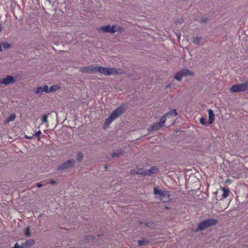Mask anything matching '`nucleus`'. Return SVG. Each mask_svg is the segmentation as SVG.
Here are the masks:
<instances>
[{"instance_id":"1","label":"nucleus","mask_w":248,"mask_h":248,"mask_svg":"<svg viewBox=\"0 0 248 248\" xmlns=\"http://www.w3.org/2000/svg\"><path fill=\"white\" fill-rule=\"evenodd\" d=\"M177 114L175 109H172L170 112L166 113L164 116L161 119L160 122L154 124L152 126L149 128V131L156 130L164 126L166 120L167 118L174 117Z\"/></svg>"},{"instance_id":"2","label":"nucleus","mask_w":248,"mask_h":248,"mask_svg":"<svg viewBox=\"0 0 248 248\" xmlns=\"http://www.w3.org/2000/svg\"><path fill=\"white\" fill-rule=\"evenodd\" d=\"M98 72L105 76H108L112 75H119L122 73L123 71L121 69L99 66Z\"/></svg>"},{"instance_id":"3","label":"nucleus","mask_w":248,"mask_h":248,"mask_svg":"<svg viewBox=\"0 0 248 248\" xmlns=\"http://www.w3.org/2000/svg\"><path fill=\"white\" fill-rule=\"evenodd\" d=\"M124 112L123 107H119L114 110L108 118L105 123L104 126H108L112 121H113L117 117L120 115Z\"/></svg>"},{"instance_id":"4","label":"nucleus","mask_w":248,"mask_h":248,"mask_svg":"<svg viewBox=\"0 0 248 248\" xmlns=\"http://www.w3.org/2000/svg\"><path fill=\"white\" fill-rule=\"evenodd\" d=\"M154 194L164 202H166L169 199L170 194L168 191L163 190L155 187Z\"/></svg>"},{"instance_id":"5","label":"nucleus","mask_w":248,"mask_h":248,"mask_svg":"<svg viewBox=\"0 0 248 248\" xmlns=\"http://www.w3.org/2000/svg\"><path fill=\"white\" fill-rule=\"evenodd\" d=\"M217 223V220L216 219L212 218L207 219L199 224L197 230H203L207 227L216 224Z\"/></svg>"},{"instance_id":"6","label":"nucleus","mask_w":248,"mask_h":248,"mask_svg":"<svg viewBox=\"0 0 248 248\" xmlns=\"http://www.w3.org/2000/svg\"><path fill=\"white\" fill-rule=\"evenodd\" d=\"M248 88V82L243 84H236L233 85L231 88L232 92L237 93L239 92L245 91Z\"/></svg>"},{"instance_id":"7","label":"nucleus","mask_w":248,"mask_h":248,"mask_svg":"<svg viewBox=\"0 0 248 248\" xmlns=\"http://www.w3.org/2000/svg\"><path fill=\"white\" fill-rule=\"evenodd\" d=\"M193 73L191 71H190L187 69H183L180 72L176 73L174 78L176 80L180 81L183 77H186L187 76H193Z\"/></svg>"},{"instance_id":"8","label":"nucleus","mask_w":248,"mask_h":248,"mask_svg":"<svg viewBox=\"0 0 248 248\" xmlns=\"http://www.w3.org/2000/svg\"><path fill=\"white\" fill-rule=\"evenodd\" d=\"M16 81L15 78L12 76H7L6 77L0 78V86H5L14 83Z\"/></svg>"},{"instance_id":"9","label":"nucleus","mask_w":248,"mask_h":248,"mask_svg":"<svg viewBox=\"0 0 248 248\" xmlns=\"http://www.w3.org/2000/svg\"><path fill=\"white\" fill-rule=\"evenodd\" d=\"M98 67L97 66L90 65L81 68L80 71L83 73H96L98 72Z\"/></svg>"},{"instance_id":"10","label":"nucleus","mask_w":248,"mask_h":248,"mask_svg":"<svg viewBox=\"0 0 248 248\" xmlns=\"http://www.w3.org/2000/svg\"><path fill=\"white\" fill-rule=\"evenodd\" d=\"M119 28V27L116 25H113L112 26L107 25L105 27H102L100 29L104 32L114 33L118 31Z\"/></svg>"},{"instance_id":"11","label":"nucleus","mask_w":248,"mask_h":248,"mask_svg":"<svg viewBox=\"0 0 248 248\" xmlns=\"http://www.w3.org/2000/svg\"><path fill=\"white\" fill-rule=\"evenodd\" d=\"M75 161L74 159H71L64 163L62 164L61 166H59V169L60 170H64L66 169H68L75 165Z\"/></svg>"},{"instance_id":"12","label":"nucleus","mask_w":248,"mask_h":248,"mask_svg":"<svg viewBox=\"0 0 248 248\" xmlns=\"http://www.w3.org/2000/svg\"><path fill=\"white\" fill-rule=\"evenodd\" d=\"M158 171V169L155 167H152L149 170H143V172H139L141 175H151L156 173Z\"/></svg>"},{"instance_id":"13","label":"nucleus","mask_w":248,"mask_h":248,"mask_svg":"<svg viewBox=\"0 0 248 248\" xmlns=\"http://www.w3.org/2000/svg\"><path fill=\"white\" fill-rule=\"evenodd\" d=\"M208 115H209L208 123L209 124H211L213 122V121L214 120L215 115L214 114L213 110L211 109H209L208 110Z\"/></svg>"},{"instance_id":"14","label":"nucleus","mask_w":248,"mask_h":248,"mask_svg":"<svg viewBox=\"0 0 248 248\" xmlns=\"http://www.w3.org/2000/svg\"><path fill=\"white\" fill-rule=\"evenodd\" d=\"M34 243V240L32 239L27 241L24 244H23L21 248H25L27 247L31 246Z\"/></svg>"},{"instance_id":"15","label":"nucleus","mask_w":248,"mask_h":248,"mask_svg":"<svg viewBox=\"0 0 248 248\" xmlns=\"http://www.w3.org/2000/svg\"><path fill=\"white\" fill-rule=\"evenodd\" d=\"M16 118V115L15 114H12L9 116L7 117L5 120L6 123H9L11 121H13Z\"/></svg>"},{"instance_id":"16","label":"nucleus","mask_w":248,"mask_h":248,"mask_svg":"<svg viewBox=\"0 0 248 248\" xmlns=\"http://www.w3.org/2000/svg\"><path fill=\"white\" fill-rule=\"evenodd\" d=\"M60 88V86L58 85H52L50 88H49V92H52L58 90Z\"/></svg>"},{"instance_id":"17","label":"nucleus","mask_w":248,"mask_h":248,"mask_svg":"<svg viewBox=\"0 0 248 248\" xmlns=\"http://www.w3.org/2000/svg\"><path fill=\"white\" fill-rule=\"evenodd\" d=\"M221 190L223 192V193L222 194L223 198H226L227 197H228V196L229 195V193L228 189H226L225 187H223V188H222Z\"/></svg>"},{"instance_id":"18","label":"nucleus","mask_w":248,"mask_h":248,"mask_svg":"<svg viewBox=\"0 0 248 248\" xmlns=\"http://www.w3.org/2000/svg\"><path fill=\"white\" fill-rule=\"evenodd\" d=\"M42 122L43 123H46L47 122V115H43L41 118Z\"/></svg>"},{"instance_id":"19","label":"nucleus","mask_w":248,"mask_h":248,"mask_svg":"<svg viewBox=\"0 0 248 248\" xmlns=\"http://www.w3.org/2000/svg\"><path fill=\"white\" fill-rule=\"evenodd\" d=\"M43 92L42 87H38L35 90V93L37 94H41Z\"/></svg>"},{"instance_id":"20","label":"nucleus","mask_w":248,"mask_h":248,"mask_svg":"<svg viewBox=\"0 0 248 248\" xmlns=\"http://www.w3.org/2000/svg\"><path fill=\"white\" fill-rule=\"evenodd\" d=\"M200 39H201L200 37H195L193 40V43H194L195 44H199L200 43Z\"/></svg>"},{"instance_id":"21","label":"nucleus","mask_w":248,"mask_h":248,"mask_svg":"<svg viewBox=\"0 0 248 248\" xmlns=\"http://www.w3.org/2000/svg\"><path fill=\"white\" fill-rule=\"evenodd\" d=\"M139 172H143V170H139L138 171H137L136 170H132L131 171V173L132 174H140V173H138Z\"/></svg>"},{"instance_id":"22","label":"nucleus","mask_w":248,"mask_h":248,"mask_svg":"<svg viewBox=\"0 0 248 248\" xmlns=\"http://www.w3.org/2000/svg\"><path fill=\"white\" fill-rule=\"evenodd\" d=\"M42 88H43V92H46V93H49V89L47 85H44L43 87H42Z\"/></svg>"},{"instance_id":"23","label":"nucleus","mask_w":248,"mask_h":248,"mask_svg":"<svg viewBox=\"0 0 248 248\" xmlns=\"http://www.w3.org/2000/svg\"><path fill=\"white\" fill-rule=\"evenodd\" d=\"M25 234L26 236H29L30 235V228L29 227H27L25 230Z\"/></svg>"},{"instance_id":"24","label":"nucleus","mask_w":248,"mask_h":248,"mask_svg":"<svg viewBox=\"0 0 248 248\" xmlns=\"http://www.w3.org/2000/svg\"><path fill=\"white\" fill-rule=\"evenodd\" d=\"M83 158V155L82 153H79L77 155V159L79 160V161H80Z\"/></svg>"},{"instance_id":"25","label":"nucleus","mask_w":248,"mask_h":248,"mask_svg":"<svg viewBox=\"0 0 248 248\" xmlns=\"http://www.w3.org/2000/svg\"><path fill=\"white\" fill-rule=\"evenodd\" d=\"M146 242H147L145 240H141L139 241L138 244L139 246H142L144 245L145 243H146Z\"/></svg>"},{"instance_id":"26","label":"nucleus","mask_w":248,"mask_h":248,"mask_svg":"<svg viewBox=\"0 0 248 248\" xmlns=\"http://www.w3.org/2000/svg\"><path fill=\"white\" fill-rule=\"evenodd\" d=\"M3 47L5 48H8L10 47V45L8 43H5L3 44Z\"/></svg>"},{"instance_id":"27","label":"nucleus","mask_w":248,"mask_h":248,"mask_svg":"<svg viewBox=\"0 0 248 248\" xmlns=\"http://www.w3.org/2000/svg\"><path fill=\"white\" fill-rule=\"evenodd\" d=\"M200 123L202 124H205V120L203 118H201L200 120Z\"/></svg>"},{"instance_id":"28","label":"nucleus","mask_w":248,"mask_h":248,"mask_svg":"<svg viewBox=\"0 0 248 248\" xmlns=\"http://www.w3.org/2000/svg\"><path fill=\"white\" fill-rule=\"evenodd\" d=\"M14 248H20V246H19L18 245H17V244L16 243L15 247H14Z\"/></svg>"},{"instance_id":"29","label":"nucleus","mask_w":248,"mask_h":248,"mask_svg":"<svg viewBox=\"0 0 248 248\" xmlns=\"http://www.w3.org/2000/svg\"><path fill=\"white\" fill-rule=\"evenodd\" d=\"M41 134V132L39 131V132H37L36 134H35V135L36 136H39L40 135V134Z\"/></svg>"},{"instance_id":"30","label":"nucleus","mask_w":248,"mask_h":248,"mask_svg":"<svg viewBox=\"0 0 248 248\" xmlns=\"http://www.w3.org/2000/svg\"><path fill=\"white\" fill-rule=\"evenodd\" d=\"M117 155H117L116 153H113V155H112V156H113V157H115V156H116Z\"/></svg>"},{"instance_id":"31","label":"nucleus","mask_w":248,"mask_h":248,"mask_svg":"<svg viewBox=\"0 0 248 248\" xmlns=\"http://www.w3.org/2000/svg\"><path fill=\"white\" fill-rule=\"evenodd\" d=\"M37 186H38V187H41V186H42V185H41V184H40V183H38V184H37Z\"/></svg>"},{"instance_id":"32","label":"nucleus","mask_w":248,"mask_h":248,"mask_svg":"<svg viewBox=\"0 0 248 248\" xmlns=\"http://www.w3.org/2000/svg\"><path fill=\"white\" fill-rule=\"evenodd\" d=\"M2 50V45L0 43V51H1Z\"/></svg>"},{"instance_id":"33","label":"nucleus","mask_w":248,"mask_h":248,"mask_svg":"<svg viewBox=\"0 0 248 248\" xmlns=\"http://www.w3.org/2000/svg\"><path fill=\"white\" fill-rule=\"evenodd\" d=\"M51 183L53 184H54L55 183V182L54 181H53V180H51Z\"/></svg>"},{"instance_id":"34","label":"nucleus","mask_w":248,"mask_h":248,"mask_svg":"<svg viewBox=\"0 0 248 248\" xmlns=\"http://www.w3.org/2000/svg\"><path fill=\"white\" fill-rule=\"evenodd\" d=\"M1 27L0 26V31H1Z\"/></svg>"}]
</instances>
